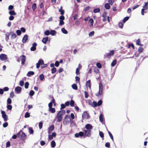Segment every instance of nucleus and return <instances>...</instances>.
Instances as JSON below:
<instances>
[{
  "mask_svg": "<svg viewBox=\"0 0 148 148\" xmlns=\"http://www.w3.org/2000/svg\"><path fill=\"white\" fill-rule=\"evenodd\" d=\"M56 145V143L55 141L53 140L51 142V146L52 147L54 148Z\"/></svg>",
  "mask_w": 148,
  "mask_h": 148,
  "instance_id": "nucleus-28",
  "label": "nucleus"
},
{
  "mask_svg": "<svg viewBox=\"0 0 148 148\" xmlns=\"http://www.w3.org/2000/svg\"><path fill=\"white\" fill-rule=\"evenodd\" d=\"M24 82L23 80H21L20 81L19 85L21 86H23L24 85Z\"/></svg>",
  "mask_w": 148,
  "mask_h": 148,
  "instance_id": "nucleus-63",
  "label": "nucleus"
},
{
  "mask_svg": "<svg viewBox=\"0 0 148 148\" xmlns=\"http://www.w3.org/2000/svg\"><path fill=\"white\" fill-rule=\"evenodd\" d=\"M91 132L89 130H84L83 131V132L84 133V137L86 136L90 137L91 136Z\"/></svg>",
  "mask_w": 148,
  "mask_h": 148,
  "instance_id": "nucleus-3",
  "label": "nucleus"
},
{
  "mask_svg": "<svg viewBox=\"0 0 148 148\" xmlns=\"http://www.w3.org/2000/svg\"><path fill=\"white\" fill-rule=\"evenodd\" d=\"M84 133L83 132H80L78 133H76L75 134V137L78 138L79 136H84Z\"/></svg>",
  "mask_w": 148,
  "mask_h": 148,
  "instance_id": "nucleus-9",
  "label": "nucleus"
},
{
  "mask_svg": "<svg viewBox=\"0 0 148 148\" xmlns=\"http://www.w3.org/2000/svg\"><path fill=\"white\" fill-rule=\"evenodd\" d=\"M28 36L26 34L24 36L22 39V42L23 43H25L28 39Z\"/></svg>",
  "mask_w": 148,
  "mask_h": 148,
  "instance_id": "nucleus-13",
  "label": "nucleus"
},
{
  "mask_svg": "<svg viewBox=\"0 0 148 148\" xmlns=\"http://www.w3.org/2000/svg\"><path fill=\"white\" fill-rule=\"evenodd\" d=\"M71 118L69 115H66L64 119L63 123L64 125H66L71 121Z\"/></svg>",
  "mask_w": 148,
  "mask_h": 148,
  "instance_id": "nucleus-1",
  "label": "nucleus"
},
{
  "mask_svg": "<svg viewBox=\"0 0 148 148\" xmlns=\"http://www.w3.org/2000/svg\"><path fill=\"white\" fill-rule=\"evenodd\" d=\"M22 88L20 86L16 87L15 88V91L17 94L20 93L21 92Z\"/></svg>",
  "mask_w": 148,
  "mask_h": 148,
  "instance_id": "nucleus-12",
  "label": "nucleus"
},
{
  "mask_svg": "<svg viewBox=\"0 0 148 148\" xmlns=\"http://www.w3.org/2000/svg\"><path fill=\"white\" fill-rule=\"evenodd\" d=\"M56 33V31L54 30H51L50 31V34L52 36L55 35Z\"/></svg>",
  "mask_w": 148,
  "mask_h": 148,
  "instance_id": "nucleus-24",
  "label": "nucleus"
},
{
  "mask_svg": "<svg viewBox=\"0 0 148 148\" xmlns=\"http://www.w3.org/2000/svg\"><path fill=\"white\" fill-rule=\"evenodd\" d=\"M49 37L48 36L44 37L43 38L42 42L44 44H46L47 42L49 40Z\"/></svg>",
  "mask_w": 148,
  "mask_h": 148,
  "instance_id": "nucleus-15",
  "label": "nucleus"
},
{
  "mask_svg": "<svg viewBox=\"0 0 148 148\" xmlns=\"http://www.w3.org/2000/svg\"><path fill=\"white\" fill-rule=\"evenodd\" d=\"M90 116L89 114L86 111L84 112L82 114V119L85 118L88 119L90 118Z\"/></svg>",
  "mask_w": 148,
  "mask_h": 148,
  "instance_id": "nucleus-4",
  "label": "nucleus"
},
{
  "mask_svg": "<svg viewBox=\"0 0 148 148\" xmlns=\"http://www.w3.org/2000/svg\"><path fill=\"white\" fill-rule=\"evenodd\" d=\"M10 96L12 98H13L14 96V92L13 91H12L10 93Z\"/></svg>",
  "mask_w": 148,
  "mask_h": 148,
  "instance_id": "nucleus-61",
  "label": "nucleus"
},
{
  "mask_svg": "<svg viewBox=\"0 0 148 148\" xmlns=\"http://www.w3.org/2000/svg\"><path fill=\"white\" fill-rule=\"evenodd\" d=\"M30 116L29 113L28 112H26L25 115V118H27L29 117Z\"/></svg>",
  "mask_w": 148,
  "mask_h": 148,
  "instance_id": "nucleus-51",
  "label": "nucleus"
},
{
  "mask_svg": "<svg viewBox=\"0 0 148 148\" xmlns=\"http://www.w3.org/2000/svg\"><path fill=\"white\" fill-rule=\"evenodd\" d=\"M77 75H79V68H77L76 70V73H75Z\"/></svg>",
  "mask_w": 148,
  "mask_h": 148,
  "instance_id": "nucleus-57",
  "label": "nucleus"
},
{
  "mask_svg": "<svg viewBox=\"0 0 148 148\" xmlns=\"http://www.w3.org/2000/svg\"><path fill=\"white\" fill-rule=\"evenodd\" d=\"M108 132L109 135L111 139L112 140H113L114 138H113V136L112 135V134L109 131H108Z\"/></svg>",
  "mask_w": 148,
  "mask_h": 148,
  "instance_id": "nucleus-52",
  "label": "nucleus"
},
{
  "mask_svg": "<svg viewBox=\"0 0 148 148\" xmlns=\"http://www.w3.org/2000/svg\"><path fill=\"white\" fill-rule=\"evenodd\" d=\"M37 46V44L36 42H34L32 44V46L30 48V50L32 51H34L36 49V47Z\"/></svg>",
  "mask_w": 148,
  "mask_h": 148,
  "instance_id": "nucleus-8",
  "label": "nucleus"
},
{
  "mask_svg": "<svg viewBox=\"0 0 148 148\" xmlns=\"http://www.w3.org/2000/svg\"><path fill=\"white\" fill-rule=\"evenodd\" d=\"M61 31L63 34H66L68 33L67 30H66L64 28H62L61 29Z\"/></svg>",
  "mask_w": 148,
  "mask_h": 148,
  "instance_id": "nucleus-27",
  "label": "nucleus"
},
{
  "mask_svg": "<svg viewBox=\"0 0 148 148\" xmlns=\"http://www.w3.org/2000/svg\"><path fill=\"white\" fill-rule=\"evenodd\" d=\"M97 106H99L101 105L102 103V101L101 100H100L98 101L97 102Z\"/></svg>",
  "mask_w": 148,
  "mask_h": 148,
  "instance_id": "nucleus-42",
  "label": "nucleus"
},
{
  "mask_svg": "<svg viewBox=\"0 0 148 148\" xmlns=\"http://www.w3.org/2000/svg\"><path fill=\"white\" fill-rule=\"evenodd\" d=\"M85 128L88 130H89L91 132V130L92 128V126L90 124H87L85 126Z\"/></svg>",
  "mask_w": 148,
  "mask_h": 148,
  "instance_id": "nucleus-11",
  "label": "nucleus"
},
{
  "mask_svg": "<svg viewBox=\"0 0 148 148\" xmlns=\"http://www.w3.org/2000/svg\"><path fill=\"white\" fill-rule=\"evenodd\" d=\"M100 11V10L99 8H95L93 10V12L95 13L99 12Z\"/></svg>",
  "mask_w": 148,
  "mask_h": 148,
  "instance_id": "nucleus-36",
  "label": "nucleus"
},
{
  "mask_svg": "<svg viewBox=\"0 0 148 148\" xmlns=\"http://www.w3.org/2000/svg\"><path fill=\"white\" fill-rule=\"evenodd\" d=\"M59 11L61 15H63L64 13V11L62 10V6L60 7V8L59 10Z\"/></svg>",
  "mask_w": 148,
  "mask_h": 148,
  "instance_id": "nucleus-21",
  "label": "nucleus"
},
{
  "mask_svg": "<svg viewBox=\"0 0 148 148\" xmlns=\"http://www.w3.org/2000/svg\"><path fill=\"white\" fill-rule=\"evenodd\" d=\"M12 103V100L10 98H8L7 100V104H10Z\"/></svg>",
  "mask_w": 148,
  "mask_h": 148,
  "instance_id": "nucleus-55",
  "label": "nucleus"
},
{
  "mask_svg": "<svg viewBox=\"0 0 148 148\" xmlns=\"http://www.w3.org/2000/svg\"><path fill=\"white\" fill-rule=\"evenodd\" d=\"M130 17L129 16H126L125 17L123 20V22L125 23L129 18Z\"/></svg>",
  "mask_w": 148,
  "mask_h": 148,
  "instance_id": "nucleus-35",
  "label": "nucleus"
},
{
  "mask_svg": "<svg viewBox=\"0 0 148 148\" xmlns=\"http://www.w3.org/2000/svg\"><path fill=\"white\" fill-rule=\"evenodd\" d=\"M16 33L18 36H20L21 34L22 33L21 32V31L20 30L18 29L16 31Z\"/></svg>",
  "mask_w": 148,
  "mask_h": 148,
  "instance_id": "nucleus-50",
  "label": "nucleus"
},
{
  "mask_svg": "<svg viewBox=\"0 0 148 148\" xmlns=\"http://www.w3.org/2000/svg\"><path fill=\"white\" fill-rule=\"evenodd\" d=\"M89 23H90V27H92L93 25V23H94V20L92 18H90L89 21Z\"/></svg>",
  "mask_w": 148,
  "mask_h": 148,
  "instance_id": "nucleus-30",
  "label": "nucleus"
},
{
  "mask_svg": "<svg viewBox=\"0 0 148 148\" xmlns=\"http://www.w3.org/2000/svg\"><path fill=\"white\" fill-rule=\"evenodd\" d=\"M72 88L74 90H77V86L76 84H74L72 85Z\"/></svg>",
  "mask_w": 148,
  "mask_h": 148,
  "instance_id": "nucleus-34",
  "label": "nucleus"
},
{
  "mask_svg": "<svg viewBox=\"0 0 148 148\" xmlns=\"http://www.w3.org/2000/svg\"><path fill=\"white\" fill-rule=\"evenodd\" d=\"M20 58H21L22 65H23L25 64V62L26 56L24 55H22L21 56Z\"/></svg>",
  "mask_w": 148,
  "mask_h": 148,
  "instance_id": "nucleus-10",
  "label": "nucleus"
},
{
  "mask_svg": "<svg viewBox=\"0 0 148 148\" xmlns=\"http://www.w3.org/2000/svg\"><path fill=\"white\" fill-rule=\"evenodd\" d=\"M9 14L10 15L12 16L15 15L16 14L15 11L13 10H10L9 12Z\"/></svg>",
  "mask_w": 148,
  "mask_h": 148,
  "instance_id": "nucleus-23",
  "label": "nucleus"
},
{
  "mask_svg": "<svg viewBox=\"0 0 148 148\" xmlns=\"http://www.w3.org/2000/svg\"><path fill=\"white\" fill-rule=\"evenodd\" d=\"M86 86H88L90 88H91V83L90 80H89L86 82Z\"/></svg>",
  "mask_w": 148,
  "mask_h": 148,
  "instance_id": "nucleus-32",
  "label": "nucleus"
},
{
  "mask_svg": "<svg viewBox=\"0 0 148 148\" xmlns=\"http://www.w3.org/2000/svg\"><path fill=\"white\" fill-rule=\"evenodd\" d=\"M58 113H60V114H61L62 115L65 113V111L64 110H62L59 111Z\"/></svg>",
  "mask_w": 148,
  "mask_h": 148,
  "instance_id": "nucleus-59",
  "label": "nucleus"
},
{
  "mask_svg": "<svg viewBox=\"0 0 148 148\" xmlns=\"http://www.w3.org/2000/svg\"><path fill=\"white\" fill-rule=\"evenodd\" d=\"M10 143L9 141H8L6 143V147H9L10 146Z\"/></svg>",
  "mask_w": 148,
  "mask_h": 148,
  "instance_id": "nucleus-49",
  "label": "nucleus"
},
{
  "mask_svg": "<svg viewBox=\"0 0 148 148\" xmlns=\"http://www.w3.org/2000/svg\"><path fill=\"white\" fill-rule=\"evenodd\" d=\"M148 2H145V5L143 6V8L145 9V10H147L148 9L147 5H148Z\"/></svg>",
  "mask_w": 148,
  "mask_h": 148,
  "instance_id": "nucleus-37",
  "label": "nucleus"
},
{
  "mask_svg": "<svg viewBox=\"0 0 148 148\" xmlns=\"http://www.w3.org/2000/svg\"><path fill=\"white\" fill-rule=\"evenodd\" d=\"M36 3L33 4L32 6V8L34 10H36Z\"/></svg>",
  "mask_w": 148,
  "mask_h": 148,
  "instance_id": "nucleus-54",
  "label": "nucleus"
},
{
  "mask_svg": "<svg viewBox=\"0 0 148 148\" xmlns=\"http://www.w3.org/2000/svg\"><path fill=\"white\" fill-rule=\"evenodd\" d=\"M70 125L71 126H73L75 125V124L74 122V121L73 120H71L70 121Z\"/></svg>",
  "mask_w": 148,
  "mask_h": 148,
  "instance_id": "nucleus-48",
  "label": "nucleus"
},
{
  "mask_svg": "<svg viewBox=\"0 0 148 148\" xmlns=\"http://www.w3.org/2000/svg\"><path fill=\"white\" fill-rule=\"evenodd\" d=\"M8 125V123L7 122H5L3 123V126L4 128L6 127Z\"/></svg>",
  "mask_w": 148,
  "mask_h": 148,
  "instance_id": "nucleus-60",
  "label": "nucleus"
},
{
  "mask_svg": "<svg viewBox=\"0 0 148 148\" xmlns=\"http://www.w3.org/2000/svg\"><path fill=\"white\" fill-rule=\"evenodd\" d=\"M55 102V100L53 98L51 101L48 104V107L49 108H52L53 104Z\"/></svg>",
  "mask_w": 148,
  "mask_h": 148,
  "instance_id": "nucleus-16",
  "label": "nucleus"
},
{
  "mask_svg": "<svg viewBox=\"0 0 148 148\" xmlns=\"http://www.w3.org/2000/svg\"><path fill=\"white\" fill-rule=\"evenodd\" d=\"M10 34V33H7L5 34V40L7 41H8V40L9 39V36Z\"/></svg>",
  "mask_w": 148,
  "mask_h": 148,
  "instance_id": "nucleus-45",
  "label": "nucleus"
},
{
  "mask_svg": "<svg viewBox=\"0 0 148 148\" xmlns=\"http://www.w3.org/2000/svg\"><path fill=\"white\" fill-rule=\"evenodd\" d=\"M49 111L52 113H54L56 112V110L54 108H49Z\"/></svg>",
  "mask_w": 148,
  "mask_h": 148,
  "instance_id": "nucleus-20",
  "label": "nucleus"
},
{
  "mask_svg": "<svg viewBox=\"0 0 148 148\" xmlns=\"http://www.w3.org/2000/svg\"><path fill=\"white\" fill-rule=\"evenodd\" d=\"M28 130L29 133L30 134H32L33 133L34 131L32 127H29L28 128Z\"/></svg>",
  "mask_w": 148,
  "mask_h": 148,
  "instance_id": "nucleus-31",
  "label": "nucleus"
},
{
  "mask_svg": "<svg viewBox=\"0 0 148 148\" xmlns=\"http://www.w3.org/2000/svg\"><path fill=\"white\" fill-rule=\"evenodd\" d=\"M117 60L116 59L114 60L111 64V66L112 67H113L115 66V64H116Z\"/></svg>",
  "mask_w": 148,
  "mask_h": 148,
  "instance_id": "nucleus-29",
  "label": "nucleus"
},
{
  "mask_svg": "<svg viewBox=\"0 0 148 148\" xmlns=\"http://www.w3.org/2000/svg\"><path fill=\"white\" fill-rule=\"evenodd\" d=\"M39 78L40 81H42L44 79V76L43 74H41L39 75Z\"/></svg>",
  "mask_w": 148,
  "mask_h": 148,
  "instance_id": "nucleus-33",
  "label": "nucleus"
},
{
  "mask_svg": "<svg viewBox=\"0 0 148 148\" xmlns=\"http://www.w3.org/2000/svg\"><path fill=\"white\" fill-rule=\"evenodd\" d=\"M96 65L97 67L99 68L100 69L102 67V65L100 63L98 62L97 63Z\"/></svg>",
  "mask_w": 148,
  "mask_h": 148,
  "instance_id": "nucleus-58",
  "label": "nucleus"
},
{
  "mask_svg": "<svg viewBox=\"0 0 148 148\" xmlns=\"http://www.w3.org/2000/svg\"><path fill=\"white\" fill-rule=\"evenodd\" d=\"M26 137V135L23 132H22L21 135V138L23 140H24Z\"/></svg>",
  "mask_w": 148,
  "mask_h": 148,
  "instance_id": "nucleus-17",
  "label": "nucleus"
},
{
  "mask_svg": "<svg viewBox=\"0 0 148 148\" xmlns=\"http://www.w3.org/2000/svg\"><path fill=\"white\" fill-rule=\"evenodd\" d=\"M99 119L100 121L101 122H102L104 121V118L103 115L102 114H100L99 116Z\"/></svg>",
  "mask_w": 148,
  "mask_h": 148,
  "instance_id": "nucleus-18",
  "label": "nucleus"
},
{
  "mask_svg": "<svg viewBox=\"0 0 148 148\" xmlns=\"http://www.w3.org/2000/svg\"><path fill=\"white\" fill-rule=\"evenodd\" d=\"M43 125V123L42 121L39 122V127L40 129H41L42 128Z\"/></svg>",
  "mask_w": 148,
  "mask_h": 148,
  "instance_id": "nucleus-56",
  "label": "nucleus"
},
{
  "mask_svg": "<svg viewBox=\"0 0 148 148\" xmlns=\"http://www.w3.org/2000/svg\"><path fill=\"white\" fill-rule=\"evenodd\" d=\"M75 103L74 101L73 100H71L70 102V106L71 107H73L74 106Z\"/></svg>",
  "mask_w": 148,
  "mask_h": 148,
  "instance_id": "nucleus-39",
  "label": "nucleus"
},
{
  "mask_svg": "<svg viewBox=\"0 0 148 148\" xmlns=\"http://www.w3.org/2000/svg\"><path fill=\"white\" fill-rule=\"evenodd\" d=\"M38 63L40 65H42L44 64V61L40 59Z\"/></svg>",
  "mask_w": 148,
  "mask_h": 148,
  "instance_id": "nucleus-44",
  "label": "nucleus"
},
{
  "mask_svg": "<svg viewBox=\"0 0 148 148\" xmlns=\"http://www.w3.org/2000/svg\"><path fill=\"white\" fill-rule=\"evenodd\" d=\"M56 117L57 119V121L58 122H60L61 121L62 119V115L61 114L58 112L57 114Z\"/></svg>",
  "mask_w": 148,
  "mask_h": 148,
  "instance_id": "nucleus-7",
  "label": "nucleus"
},
{
  "mask_svg": "<svg viewBox=\"0 0 148 148\" xmlns=\"http://www.w3.org/2000/svg\"><path fill=\"white\" fill-rule=\"evenodd\" d=\"M1 114H2V117L3 119L5 121H7L8 119V117L5 112L4 111L1 110Z\"/></svg>",
  "mask_w": 148,
  "mask_h": 148,
  "instance_id": "nucleus-5",
  "label": "nucleus"
},
{
  "mask_svg": "<svg viewBox=\"0 0 148 148\" xmlns=\"http://www.w3.org/2000/svg\"><path fill=\"white\" fill-rule=\"evenodd\" d=\"M60 21L64 20L65 19V17L63 15H62L59 17Z\"/></svg>",
  "mask_w": 148,
  "mask_h": 148,
  "instance_id": "nucleus-64",
  "label": "nucleus"
},
{
  "mask_svg": "<svg viewBox=\"0 0 148 148\" xmlns=\"http://www.w3.org/2000/svg\"><path fill=\"white\" fill-rule=\"evenodd\" d=\"M94 71L96 73H97L99 72V70L96 67H95L94 69Z\"/></svg>",
  "mask_w": 148,
  "mask_h": 148,
  "instance_id": "nucleus-62",
  "label": "nucleus"
},
{
  "mask_svg": "<svg viewBox=\"0 0 148 148\" xmlns=\"http://www.w3.org/2000/svg\"><path fill=\"white\" fill-rule=\"evenodd\" d=\"M10 35L11 36V38L14 39L17 37L16 35L14 33V32L12 31L10 32Z\"/></svg>",
  "mask_w": 148,
  "mask_h": 148,
  "instance_id": "nucleus-14",
  "label": "nucleus"
},
{
  "mask_svg": "<svg viewBox=\"0 0 148 148\" xmlns=\"http://www.w3.org/2000/svg\"><path fill=\"white\" fill-rule=\"evenodd\" d=\"M51 73L53 74L55 73L57 71V69L56 67L52 68L51 69Z\"/></svg>",
  "mask_w": 148,
  "mask_h": 148,
  "instance_id": "nucleus-38",
  "label": "nucleus"
},
{
  "mask_svg": "<svg viewBox=\"0 0 148 148\" xmlns=\"http://www.w3.org/2000/svg\"><path fill=\"white\" fill-rule=\"evenodd\" d=\"M44 34L47 36H48L50 34V32L49 30H47L44 32Z\"/></svg>",
  "mask_w": 148,
  "mask_h": 148,
  "instance_id": "nucleus-40",
  "label": "nucleus"
},
{
  "mask_svg": "<svg viewBox=\"0 0 148 148\" xmlns=\"http://www.w3.org/2000/svg\"><path fill=\"white\" fill-rule=\"evenodd\" d=\"M34 74V72L33 71H29L28 72L27 74V76L28 77H31Z\"/></svg>",
  "mask_w": 148,
  "mask_h": 148,
  "instance_id": "nucleus-19",
  "label": "nucleus"
},
{
  "mask_svg": "<svg viewBox=\"0 0 148 148\" xmlns=\"http://www.w3.org/2000/svg\"><path fill=\"white\" fill-rule=\"evenodd\" d=\"M34 94V92L33 90H31L29 92V95L30 96H32Z\"/></svg>",
  "mask_w": 148,
  "mask_h": 148,
  "instance_id": "nucleus-53",
  "label": "nucleus"
},
{
  "mask_svg": "<svg viewBox=\"0 0 148 148\" xmlns=\"http://www.w3.org/2000/svg\"><path fill=\"white\" fill-rule=\"evenodd\" d=\"M55 128L54 126L53 125H51L48 128V130L52 131Z\"/></svg>",
  "mask_w": 148,
  "mask_h": 148,
  "instance_id": "nucleus-26",
  "label": "nucleus"
},
{
  "mask_svg": "<svg viewBox=\"0 0 148 148\" xmlns=\"http://www.w3.org/2000/svg\"><path fill=\"white\" fill-rule=\"evenodd\" d=\"M8 57L5 54H1L0 55V59L2 61H4L6 60Z\"/></svg>",
  "mask_w": 148,
  "mask_h": 148,
  "instance_id": "nucleus-6",
  "label": "nucleus"
},
{
  "mask_svg": "<svg viewBox=\"0 0 148 148\" xmlns=\"http://www.w3.org/2000/svg\"><path fill=\"white\" fill-rule=\"evenodd\" d=\"M99 135L101 138H103L104 137V134L103 132L99 131Z\"/></svg>",
  "mask_w": 148,
  "mask_h": 148,
  "instance_id": "nucleus-47",
  "label": "nucleus"
},
{
  "mask_svg": "<svg viewBox=\"0 0 148 148\" xmlns=\"http://www.w3.org/2000/svg\"><path fill=\"white\" fill-rule=\"evenodd\" d=\"M10 104H7V108L8 110H11L12 108V106Z\"/></svg>",
  "mask_w": 148,
  "mask_h": 148,
  "instance_id": "nucleus-43",
  "label": "nucleus"
},
{
  "mask_svg": "<svg viewBox=\"0 0 148 148\" xmlns=\"http://www.w3.org/2000/svg\"><path fill=\"white\" fill-rule=\"evenodd\" d=\"M144 50V49L141 47H139L138 49V51L139 52V53L142 52Z\"/></svg>",
  "mask_w": 148,
  "mask_h": 148,
  "instance_id": "nucleus-41",
  "label": "nucleus"
},
{
  "mask_svg": "<svg viewBox=\"0 0 148 148\" xmlns=\"http://www.w3.org/2000/svg\"><path fill=\"white\" fill-rule=\"evenodd\" d=\"M91 106L95 108L97 106H97V102L94 101L92 102V104L91 105Z\"/></svg>",
  "mask_w": 148,
  "mask_h": 148,
  "instance_id": "nucleus-25",
  "label": "nucleus"
},
{
  "mask_svg": "<svg viewBox=\"0 0 148 148\" xmlns=\"http://www.w3.org/2000/svg\"><path fill=\"white\" fill-rule=\"evenodd\" d=\"M110 4L108 3H106L104 5L105 8L107 10H109L110 8Z\"/></svg>",
  "mask_w": 148,
  "mask_h": 148,
  "instance_id": "nucleus-22",
  "label": "nucleus"
},
{
  "mask_svg": "<svg viewBox=\"0 0 148 148\" xmlns=\"http://www.w3.org/2000/svg\"><path fill=\"white\" fill-rule=\"evenodd\" d=\"M103 89V85L100 82L99 84V91L98 93L96 94V96L99 97V95H101L102 93Z\"/></svg>",
  "mask_w": 148,
  "mask_h": 148,
  "instance_id": "nucleus-2",
  "label": "nucleus"
},
{
  "mask_svg": "<svg viewBox=\"0 0 148 148\" xmlns=\"http://www.w3.org/2000/svg\"><path fill=\"white\" fill-rule=\"evenodd\" d=\"M29 85V83L28 82H26L25 84V88L26 89L28 88Z\"/></svg>",
  "mask_w": 148,
  "mask_h": 148,
  "instance_id": "nucleus-46",
  "label": "nucleus"
}]
</instances>
